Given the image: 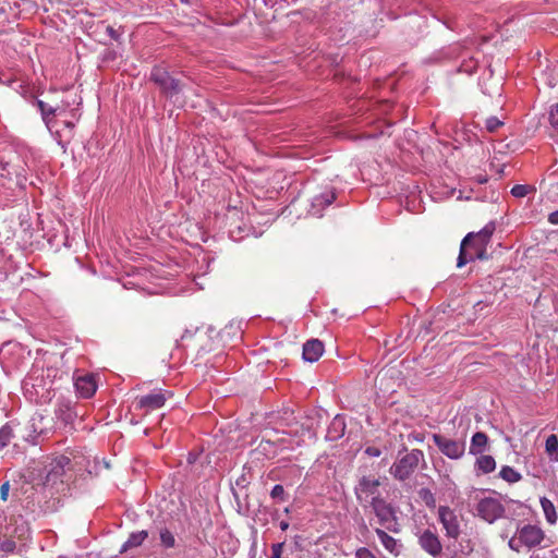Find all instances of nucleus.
<instances>
[{
  "mask_svg": "<svg viewBox=\"0 0 558 558\" xmlns=\"http://www.w3.org/2000/svg\"><path fill=\"white\" fill-rule=\"evenodd\" d=\"M421 462L425 464L423 451L421 449H412L391 465L390 474L397 481L405 482L413 475Z\"/></svg>",
  "mask_w": 558,
  "mask_h": 558,
  "instance_id": "obj_1",
  "label": "nucleus"
},
{
  "mask_svg": "<svg viewBox=\"0 0 558 558\" xmlns=\"http://www.w3.org/2000/svg\"><path fill=\"white\" fill-rule=\"evenodd\" d=\"M149 80L154 82L158 86L160 93L169 99L178 96L184 87L182 82L173 77L162 65L153 66Z\"/></svg>",
  "mask_w": 558,
  "mask_h": 558,
  "instance_id": "obj_2",
  "label": "nucleus"
},
{
  "mask_svg": "<svg viewBox=\"0 0 558 558\" xmlns=\"http://www.w3.org/2000/svg\"><path fill=\"white\" fill-rule=\"evenodd\" d=\"M1 177L12 179L15 178L16 185L24 187L27 181V163L16 153H12L8 159L0 158Z\"/></svg>",
  "mask_w": 558,
  "mask_h": 558,
  "instance_id": "obj_3",
  "label": "nucleus"
},
{
  "mask_svg": "<svg viewBox=\"0 0 558 558\" xmlns=\"http://www.w3.org/2000/svg\"><path fill=\"white\" fill-rule=\"evenodd\" d=\"M71 470V459L65 456H58L45 464L43 470L44 485H56L63 483L66 471Z\"/></svg>",
  "mask_w": 558,
  "mask_h": 558,
  "instance_id": "obj_4",
  "label": "nucleus"
},
{
  "mask_svg": "<svg viewBox=\"0 0 558 558\" xmlns=\"http://www.w3.org/2000/svg\"><path fill=\"white\" fill-rule=\"evenodd\" d=\"M371 507L381 526L392 533L401 532V524L399 523L397 517V510L391 504L387 502L385 499H381L372 502Z\"/></svg>",
  "mask_w": 558,
  "mask_h": 558,
  "instance_id": "obj_5",
  "label": "nucleus"
},
{
  "mask_svg": "<svg viewBox=\"0 0 558 558\" xmlns=\"http://www.w3.org/2000/svg\"><path fill=\"white\" fill-rule=\"evenodd\" d=\"M379 486L380 482L378 478L366 475L360 477L354 487L356 500L363 506L366 504L372 506V502H375V500H381Z\"/></svg>",
  "mask_w": 558,
  "mask_h": 558,
  "instance_id": "obj_6",
  "label": "nucleus"
},
{
  "mask_svg": "<svg viewBox=\"0 0 558 558\" xmlns=\"http://www.w3.org/2000/svg\"><path fill=\"white\" fill-rule=\"evenodd\" d=\"M473 238H474L473 232L468 233L463 238L461 245H460L459 256L457 258V267L458 268H462L469 262L486 258V247L487 246H483L482 244L480 246L471 245V241Z\"/></svg>",
  "mask_w": 558,
  "mask_h": 558,
  "instance_id": "obj_7",
  "label": "nucleus"
},
{
  "mask_svg": "<svg viewBox=\"0 0 558 558\" xmlns=\"http://www.w3.org/2000/svg\"><path fill=\"white\" fill-rule=\"evenodd\" d=\"M477 515L487 523H494L505 515L504 505L493 497H485L476 505Z\"/></svg>",
  "mask_w": 558,
  "mask_h": 558,
  "instance_id": "obj_8",
  "label": "nucleus"
},
{
  "mask_svg": "<svg viewBox=\"0 0 558 558\" xmlns=\"http://www.w3.org/2000/svg\"><path fill=\"white\" fill-rule=\"evenodd\" d=\"M434 444L439 451L451 460H458L463 457L465 452V441L449 439L440 434H433Z\"/></svg>",
  "mask_w": 558,
  "mask_h": 558,
  "instance_id": "obj_9",
  "label": "nucleus"
},
{
  "mask_svg": "<svg viewBox=\"0 0 558 558\" xmlns=\"http://www.w3.org/2000/svg\"><path fill=\"white\" fill-rule=\"evenodd\" d=\"M438 518L446 531V536L457 539L461 534V530L456 512L447 506H440L438 509Z\"/></svg>",
  "mask_w": 558,
  "mask_h": 558,
  "instance_id": "obj_10",
  "label": "nucleus"
},
{
  "mask_svg": "<svg viewBox=\"0 0 558 558\" xmlns=\"http://www.w3.org/2000/svg\"><path fill=\"white\" fill-rule=\"evenodd\" d=\"M167 395L169 397L172 396L171 392H162L161 390L141 396L137 398L136 407L137 409L145 410L147 412L160 409L165 405Z\"/></svg>",
  "mask_w": 558,
  "mask_h": 558,
  "instance_id": "obj_11",
  "label": "nucleus"
},
{
  "mask_svg": "<svg viewBox=\"0 0 558 558\" xmlns=\"http://www.w3.org/2000/svg\"><path fill=\"white\" fill-rule=\"evenodd\" d=\"M54 415L57 420L63 424L64 427L69 426L72 428L73 423L77 417V412L71 400L61 398L57 402Z\"/></svg>",
  "mask_w": 558,
  "mask_h": 558,
  "instance_id": "obj_12",
  "label": "nucleus"
},
{
  "mask_svg": "<svg viewBox=\"0 0 558 558\" xmlns=\"http://www.w3.org/2000/svg\"><path fill=\"white\" fill-rule=\"evenodd\" d=\"M418 544L424 551L434 558H437L441 555L442 545L440 539L436 533L428 529L424 530L418 535Z\"/></svg>",
  "mask_w": 558,
  "mask_h": 558,
  "instance_id": "obj_13",
  "label": "nucleus"
},
{
  "mask_svg": "<svg viewBox=\"0 0 558 558\" xmlns=\"http://www.w3.org/2000/svg\"><path fill=\"white\" fill-rule=\"evenodd\" d=\"M517 534L520 535L524 546L529 548L538 546L544 539V532L542 529L532 524H525L522 527H518Z\"/></svg>",
  "mask_w": 558,
  "mask_h": 558,
  "instance_id": "obj_14",
  "label": "nucleus"
},
{
  "mask_svg": "<svg viewBox=\"0 0 558 558\" xmlns=\"http://www.w3.org/2000/svg\"><path fill=\"white\" fill-rule=\"evenodd\" d=\"M336 199V193L333 189H327L319 195H315L312 198L310 214L316 217H320L323 210L331 205Z\"/></svg>",
  "mask_w": 558,
  "mask_h": 558,
  "instance_id": "obj_15",
  "label": "nucleus"
},
{
  "mask_svg": "<svg viewBox=\"0 0 558 558\" xmlns=\"http://www.w3.org/2000/svg\"><path fill=\"white\" fill-rule=\"evenodd\" d=\"M74 387L80 397L85 399L93 397L97 390L95 376L93 374H86L76 377L74 379Z\"/></svg>",
  "mask_w": 558,
  "mask_h": 558,
  "instance_id": "obj_16",
  "label": "nucleus"
},
{
  "mask_svg": "<svg viewBox=\"0 0 558 558\" xmlns=\"http://www.w3.org/2000/svg\"><path fill=\"white\" fill-rule=\"evenodd\" d=\"M324 353V343L318 339L307 340L303 344V359L306 362L314 363L319 360Z\"/></svg>",
  "mask_w": 558,
  "mask_h": 558,
  "instance_id": "obj_17",
  "label": "nucleus"
},
{
  "mask_svg": "<svg viewBox=\"0 0 558 558\" xmlns=\"http://www.w3.org/2000/svg\"><path fill=\"white\" fill-rule=\"evenodd\" d=\"M375 533L378 536L381 545L391 555L398 557L401 554L403 546L399 539H396L395 537L390 536L386 531L379 527L375 529Z\"/></svg>",
  "mask_w": 558,
  "mask_h": 558,
  "instance_id": "obj_18",
  "label": "nucleus"
},
{
  "mask_svg": "<svg viewBox=\"0 0 558 558\" xmlns=\"http://www.w3.org/2000/svg\"><path fill=\"white\" fill-rule=\"evenodd\" d=\"M488 436L484 432H476L471 438L469 453L472 456L483 453L488 447Z\"/></svg>",
  "mask_w": 558,
  "mask_h": 558,
  "instance_id": "obj_19",
  "label": "nucleus"
},
{
  "mask_svg": "<svg viewBox=\"0 0 558 558\" xmlns=\"http://www.w3.org/2000/svg\"><path fill=\"white\" fill-rule=\"evenodd\" d=\"M496 230V225L494 221L488 222L483 229H481L478 232H473L474 238L471 241V245H477L481 244L483 246H487L489 243L494 232Z\"/></svg>",
  "mask_w": 558,
  "mask_h": 558,
  "instance_id": "obj_20",
  "label": "nucleus"
},
{
  "mask_svg": "<svg viewBox=\"0 0 558 558\" xmlns=\"http://www.w3.org/2000/svg\"><path fill=\"white\" fill-rule=\"evenodd\" d=\"M344 420L340 415H336L328 427L327 438L330 440H337L344 435Z\"/></svg>",
  "mask_w": 558,
  "mask_h": 558,
  "instance_id": "obj_21",
  "label": "nucleus"
},
{
  "mask_svg": "<svg viewBox=\"0 0 558 558\" xmlns=\"http://www.w3.org/2000/svg\"><path fill=\"white\" fill-rule=\"evenodd\" d=\"M148 537V532L143 530L130 534L128 541L121 546L120 554L126 553L131 548L141 546Z\"/></svg>",
  "mask_w": 558,
  "mask_h": 558,
  "instance_id": "obj_22",
  "label": "nucleus"
},
{
  "mask_svg": "<svg viewBox=\"0 0 558 558\" xmlns=\"http://www.w3.org/2000/svg\"><path fill=\"white\" fill-rule=\"evenodd\" d=\"M496 468L495 459L489 454H478L475 461V469L484 474L490 473Z\"/></svg>",
  "mask_w": 558,
  "mask_h": 558,
  "instance_id": "obj_23",
  "label": "nucleus"
},
{
  "mask_svg": "<svg viewBox=\"0 0 558 558\" xmlns=\"http://www.w3.org/2000/svg\"><path fill=\"white\" fill-rule=\"evenodd\" d=\"M57 117H58V109L53 108V110H51L49 113L41 116V119L50 132L54 131L58 143L61 144L62 140H61L60 131L57 128L58 126Z\"/></svg>",
  "mask_w": 558,
  "mask_h": 558,
  "instance_id": "obj_24",
  "label": "nucleus"
},
{
  "mask_svg": "<svg viewBox=\"0 0 558 558\" xmlns=\"http://www.w3.org/2000/svg\"><path fill=\"white\" fill-rule=\"evenodd\" d=\"M545 451L549 456L551 461H558V437L551 434L545 441Z\"/></svg>",
  "mask_w": 558,
  "mask_h": 558,
  "instance_id": "obj_25",
  "label": "nucleus"
},
{
  "mask_svg": "<svg viewBox=\"0 0 558 558\" xmlns=\"http://www.w3.org/2000/svg\"><path fill=\"white\" fill-rule=\"evenodd\" d=\"M541 505L545 513L546 520L554 524L557 521V514L554 504L546 497L541 498Z\"/></svg>",
  "mask_w": 558,
  "mask_h": 558,
  "instance_id": "obj_26",
  "label": "nucleus"
},
{
  "mask_svg": "<svg viewBox=\"0 0 558 558\" xmlns=\"http://www.w3.org/2000/svg\"><path fill=\"white\" fill-rule=\"evenodd\" d=\"M499 476L508 483H517L522 478L521 474L509 465L501 468Z\"/></svg>",
  "mask_w": 558,
  "mask_h": 558,
  "instance_id": "obj_27",
  "label": "nucleus"
},
{
  "mask_svg": "<svg viewBox=\"0 0 558 558\" xmlns=\"http://www.w3.org/2000/svg\"><path fill=\"white\" fill-rule=\"evenodd\" d=\"M160 544L163 548L170 549L175 546V537L168 527H162L159 531Z\"/></svg>",
  "mask_w": 558,
  "mask_h": 558,
  "instance_id": "obj_28",
  "label": "nucleus"
},
{
  "mask_svg": "<svg viewBox=\"0 0 558 558\" xmlns=\"http://www.w3.org/2000/svg\"><path fill=\"white\" fill-rule=\"evenodd\" d=\"M270 498L277 504L286 502L289 500V494L282 485L276 484L270 490Z\"/></svg>",
  "mask_w": 558,
  "mask_h": 558,
  "instance_id": "obj_29",
  "label": "nucleus"
},
{
  "mask_svg": "<svg viewBox=\"0 0 558 558\" xmlns=\"http://www.w3.org/2000/svg\"><path fill=\"white\" fill-rule=\"evenodd\" d=\"M13 436V428L9 423L0 428V451L11 442Z\"/></svg>",
  "mask_w": 558,
  "mask_h": 558,
  "instance_id": "obj_30",
  "label": "nucleus"
},
{
  "mask_svg": "<svg viewBox=\"0 0 558 558\" xmlns=\"http://www.w3.org/2000/svg\"><path fill=\"white\" fill-rule=\"evenodd\" d=\"M418 496L427 507L434 508L436 506V499L430 489L421 488L418 490Z\"/></svg>",
  "mask_w": 558,
  "mask_h": 558,
  "instance_id": "obj_31",
  "label": "nucleus"
},
{
  "mask_svg": "<svg viewBox=\"0 0 558 558\" xmlns=\"http://www.w3.org/2000/svg\"><path fill=\"white\" fill-rule=\"evenodd\" d=\"M534 189L527 184H517L511 189V194L514 197H524Z\"/></svg>",
  "mask_w": 558,
  "mask_h": 558,
  "instance_id": "obj_32",
  "label": "nucleus"
},
{
  "mask_svg": "<svg viewBox=\"0 0 558 558\" xmlns=\"http://www.w3.org/2000/svg\"><path fill=\"white\" fill-rule=\"evenodd\" d=\"M502 125L504 122L500 121L497 117H489L485 120V128L490 133L496 132Z\"/></svg>",
  "mask_w": 558,
  "mask_h": 558,
  "instance_id": "obj_33",
  "label": "nucleus"
},
{
  "mask_svg": "<svg viewBox=\"0 0 558 558\" xmlns=\"http://www.w3.org/2000/svg\"><path fill=\"white\" fill-rule=\"evenodd\" d=\"M548 116L550 125L555 130H558V102L550 106Z\"/></svg>",
  "mask_w": 558,
  "mask_h": 558,
  "instance_id": "obj_34",
  "label": "nucleus"
},
{
  "mask_svg": "<svg viewBox=\"0 0 558 558\" xmlns=\"http://www.w3.org/2000/svg\"><path fill=\"white\" fill-rule=\"evenodd\" d=\"M46 377L51 379L53 381L54 379H61L63 375H68L65 372H62L58 369L57 367H47L46 371Z\"/></svg>",
  "mask_w": 558,
  "mask_h": 558,
  "instance_id": "obj_35",
  "label": "nucleus"
},
{
  "mask_svg": "<svg viewBox=\"0 0 558 558\" xmlns=\"http://www.w3.org/2000/svg\"><path fill=\"white\" fill-rule=\"evenodd\" d=\"M476 68H477V62L474 60V59H470L469 61H464L459 70L461 72H464V73H468V74H472L476 71Z\"/></svg>",
  "mask_w": 558,
  "mask_h": 558,
  "instance_id": "obj_36",
  "label": "nucleus"
},
{
  "mask_svg": "<svg viewBox=\"0 0 558 558\" xmlns=\"http://www.w3.org/2000/svg\"><path fill=\"white\" fill-rule=\"evenodd\" d=\"M543 75L546 80V84L549 87L554 88V87L558 86V72L557 73L555 71L545 72Z\"/></svg>",
  "mask_w": 558,
  "mask_h": 558,
  "instance_id": "obj_37",
  "label": "nucleus"
},
{
  "mask_svg": "<svg viewBox=\"0 0 558 558\" xmlns=\"http://www.w3.org/2000/svg\"><path fill=\"white\" fill-rule=\"evenodd\" d=\"M508 545L512 550L518 553L520 551L521 547L524 546L519 534H515L513 537H511Z\"/></svg>",
  "mask_w": 558,
  "mask_h": 558,
  "instance_id": "obj_38",
  "label": "nucleus"
},
{
  "mask_svg": "<svg viewBox=\"0 0 558 558\" xmlns=\"http://www.w3.org/2000/svg\"><path fill=\"white\" fill-rule=\"evenodd\" d=\"M34 104L38 108V110L40 111L41 116H44L46 113H49L51 110H53L52 106L47 104V102H45L44 100L36 99Z\"/></svg>",
  "mask_w": 558,
  "mask_h": 558,
  "instance_id": "obj_39",
  "label": "nucleus"
},
{
  "mask_svg": "<svg viewBox=\"0 0 558 558\" xmlns=\"http://www.w3.org/2000/svg\"><path fill=\"white\" fill-rule=\"evenodd\" d=\"M15 547V542L12 539H4L0 543V550L3 553H13Z\"/></svg>",
  "mask_w": 558,
  "mask_h": 558,
  "instance_id": "obj_40",
  "label": "nucleus"
},
{
  "mask_svg": "<svg viewBox=\"0 0 558 558\" xmlns=\"http://www.w3.org/2000/svg\"><path fill=\"white\" fill-rule=\"evenodd\" d=\"M284 542L272 544L271 546V558H281Z\"/></svg>",
  "mask_w": 558,
  "mask_h": 558,
  "instance_id": "obj_41",
  "label": "nucleus"
},
{
  "mask_svg": "<svg viewBox=\"0 0 558 558\" xmlns=\"http://www.w3.org/2000/svg\"><path fill=\"white\" fill-rule=\"evenodd\" d=\"M356 558H376V556L366 547L357 548L355 551Z\"/></svg>",
  "mask_w": 558,
  "mask_h": 558,
  "instance_id": "obj_42",
  "label": "nucleus"
},
{
  "mask_svg": "<svg viewBox=\"0 0 558 558\" xmlns=\"http://www.w3.org/2000/svg\"><path fill=\"white\" fill-rule=\"evenodd\" d=\"M365 454H367L368 457H374V458H377L381 454V450L377 447H367L365 450H364Z\"/></svg>",
  "mask_w": 558,
  "mask_h": 558,
  "instance_id": "obj_43",
  "label": "nucleus"
},
{
  "mask_svg": "<svg viewBox=\"0 0 558 558\" xmlns=\"http://www.w3.org/2000/svg\"><path fill=\"white\" fill-rule=\"evenodd\" d=\"M106 32L110 36L111 39H113L116 41H118L120 39V34L111 25L107 26Z\"/></svg>",
  "mask_w": 558,
  "mask_h": 558,
  "instance_id": "obj_44",
  "label": "nucleus"
},
{
  "mask_svg": "<svg viewBox=\"0 0 558 558\" xmlns=\"http://www.w3.org/2000/svg\"><path fill=\"white\" fill-rule=\"evenodd\" d=\"M9 489H10L9 482H5V483H3L1 485V487H0V497H1L2 500H7L8 499Z\"/></svg>",
  "mask_w": 558,
  "mask_h": 558,
  "instance_id": "obj_45",
  "label": "nucleus"
},
{
  "mask_svg": "<svg viewBox=\"0 0 558 558\" xmlns=\"http://www.w3.org/2000/svg\"><path fill=\"white\" fill-rule=\"evenodd\" d=\"M62 123H63V125H64L66 129H69V133H70V135H69L68 141H70V138L72 137V132H73V130H74V128H75V122H74L73 120H64Z\"/></svg>",
  "mask_w": 558,
  "mask_h": 558,
  "instance_id": "obj_46",
  "label": "nucleus"
},
{
  "mask_svg": "<svg viewBox=\"0 0 558 558\" xmlns=\"http://www.w3.org/2000/svg\"><path fill=\"white\" fill-rule=\"evenodd\" d=\"M195 333L196 332H192L190 330H185V332L181 337V342H184L186 340H192L195 337ZM183 345H184L183 343L178 344V347H183Z\"/></svg>",
  "mask_w": 558,
  "mask_h": 558,
  "instance_id": "obj_47",
  "label": "nucleus"
},
{
  "mask_svg": "<svg viewBox=\"0 0 558 558\" xmlns=\"http://www.w3.org/2000/svg\"><path fill=\"white\" fill-rule=\"evenodd\" d=\"M548 221L551 225H558V210H555L548 215Z\"/></svg>",
  "mask_w": 558,
  "mask_h": 558,
  "instance_id": "obj_48",
  "label": "nucleus"
},
{
  "mask_svg": "<svg viewBox=\"0 0 558 558\" xmlns=\"http://www.w3.org/2000/svg\"><path fill=\"white\" fill-rule=\"evenodd\" d=\"M68 107H69V104L52 106V108L58 109V116H61L62 113H64Z\"/></svg>",
  "mask_w": 558,
  "mask_h": 558,
  "instance_id": "obj_49",
  "label": "nucleus"
},
{
  "mask_svg": "<svg viewBox=\"0 0 558 558\" xmlns=\"http://www.w3.org/2000/svg\"><path fill=\"white\" fill-rule=\"evenodd\" d=\"M288 527H289V523H288L287 521H281V522H280V529H281L282 531L288 530Z\"/></svg>",
  "mask_w": 558,
  "mask_h": 558,
  "instance_id": "obj_50",
  "label": "nucleus"
},
{
  "mask_svg": "<svg viewBox=\"0 0 558 558\" xmlns=\"http://www.w3.org/2000/svg\"><path fill=\"white\" fill-rule=\"evenodd\" d=\"M71 117L73 120H78L80 116H77L76 110H71Z\"/></svg>",
  "mask_w": 558,
  "mask_h": 558,
  "instance_id": "obj_51",
  "label": "nucleus"
},
{
  "mask_svg": "<svg viewBox=\"0 0 558 558\" xmlns=\"http://www.w3.org/2000/svg\"><path fill=\"white\" fill-rule=\"evenodd\" d=\"M477 181L480 183H486L487 182V178L486 177H480Z\"/></svg>",
  "mask_w": 558,
  "mask_h": 558,
  "instance_id": "obj_52",
  "label": "nucleus"
},
{
  "mask_svg": "<svg viewBox=\"0 0 558 558\" xmlns=\"http://www.w3.org/2000/svg\"><path fill=\"white\" fill-rule=\"evenodd\" d=\"M244 482H245V477H244V476H242L241 478H239V480L236 481V484H238V485H240L241 483H244Z\"/></svg>",
  "mask_w": 558,
  "mask_h": 558,
  "instance_id": "obj_53",
  "label": "nucleus"
},
{
  "mask_svg": "<svg viewBox=\"0 0 558 558\" xmlns=\"http://www.w3.org/2000/svg\"><path fill=\"white\" fill-rule=\"evenodd\" d=\"M194 460H195V458L190 453V454H189V459H187V461H189L190 463H192Z\"/></svg>",
  "mask_w": 558,
  "mask_h": 558,
  "instance_id": "obj_54",
  "label": "nucleus"
},
{
  "mask_svg": "<svg viewBox=\"0 0 558 558\" xmlns=\"http://www.w3.org/2000/svg\"><path fill=\"white\" fill-rule=\"evenodd\" d=\"M284 512H286V513H289V512H290L289 508H286V509H284Z\"/></svg>",
  "mask_w": 558,
  "mask_h": 558,
  "instance_id": "obj_55",
  "label": "nucleus"
}]
</instances>
